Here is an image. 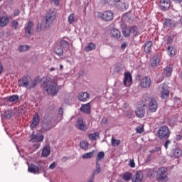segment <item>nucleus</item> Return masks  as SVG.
Instances as JSON below:
<instances>
[{"label": "nucleus", "instance_id": "51", "mask_svg": "<svg viewBox=\"0 0 182 182\" xmlns=\"http://www.w3.org/2000/svg\"><path fill=\"white\" fill-rule=\"evenodd\" d=\"M18 50H19V52H25V51L28 50V46H21L18 48Z\"/></svg>", "mask_w": 182, "mask_h": 182}, {"label": "nucleus", "instance_id": "26", "mask_svg": "<svg viewBox=\"0 0 182 182\" xmlns=\"http://www.w3.org/2000/svg\"><path fill=\"white\" fill-rule=\"evenodd\" d=\"M28 171L29 173L36 174V173H39V166H36V165L31 164V166H28Z\"/></svg>", "mask_w": 182, "mask_h": 182}, {"label": "nucleus", "instance_id": "23", "mask_svg": "<svg viewBox=\"0 0 182 182\" xmlns=\"http://www.w3.org/2000/svg\"><path fill=\"white\" fill-rule=\"evenodd\" d=\"M171 73H173V68L170 66H166L164 69L163 75L166 77H170L171 76Z\"/></svg>", "mask_w": 182, "mask_h": 182}, {"label": "nucleus", "instance_id": "13", "mask_svg": "<svg viewBox=\"0 0 182 182\" xmlns=\"http://www.w3.org/2000/svg\"><path fill=\"white\" fill-rule=\"evenodd\" d=\"M133 82V78L132 77V74L130 73H125L124 77V86H132V83Z\"/></svg>", "mask_w": 182, "mask_h": 182}, {"label": "nucleus", "instance_id": "14", "mask_svg": "<svg viewBox=\"0 0 182 182\" xmlns=\"http://www.w3.org/2000/svg\"><path fill=\"white\" fill-rule=\"evenodd\" d=\"M170 0H160L159 6L162 11H168L170 9Z\"/></svg>", "mask_w": 182, "mask_h": 182}, {"label": "nucleus", "instance_id": "19", "mask_svg": "<svg viewBox=\"0 0 182 182\" xmlns=\"http://www.w3.org/2000/svg\"><path fill=\"white\" fill-rule=\"evenodd\" d=\"M112 38H114V39H116L117 41H119L120 39V36H122V33L117 28H114L111 31L110 33Z\"/></svg>", "mask_w": 182, "mask_h": 182}, {"label": "nucleus", "instance_id": "55", "mask_svg": "<svg viewBox=\"0 0 182 182\" xmlns=\"http://www.w3.org/2000/svg\"><path fill=\"white\" fill-rule=\"evenodd\" d=\"M56 167V163L53 162L49 166L50 170H53Z\"/></svg>", "mask_w": 182, "mask_h": 182}, {"label": "nucleus", "instance_id": "60", "mask_svg": "<svg viewBox=\"0 0 182 182\" xmlns=\"http://www.w3.org/2000/svg\"><path fill=\"white\" fill-rule=\"evenodd\" d=\"M126 48H127V44L126 43H123L122 45H121V48L124 50V49H126Z\"/></svg>", "mask_w": 182, "mask_h": 182}, {"label": "nucleus", "instance_id": "59", "mask_svg": "<svg viewBox=\"0 0 182 182\" xmlns=\"http://www.w3.org/2000/svg\"><path fill=\"white\" fill-rule=\"evenodd\" d=\"M19 14H21V11L18 9L15 10L14 13V16H18L19 15Z\"/></svg>", "mask_w": 182, "mask_h": 182}, {"label": "nucleus", "instance_id": "31", "mask_svg": "<svg viewBox=\"0 0 182 182\" xmlns=\"http://www.w3.org/2000/svg\"><path fill=\"white\" fill-rule=\"evenodd\" d=\"M136 115L137 116V117H144V114L146 113V112H144V109L143 108H138L136 112Z\"/></svg>", "mask_w": 182, "mask_h": 182}, {"label": "nucleus", "instance_id": "32", "mask_svg": "<svg viewBox=\"0 0 182 182\" xmlns=\"http://www.w3.org/2000/svg\"><path fill=\"white\" fill-rule=\"evenodd\" d=\"M96 49V45L93 43H90L87 46L85 47V52H90V50H95Z\"/></svg>", "mask_w": 182, "mask_h": 182}, {"label": "nucleus", "instance_id": "58", "mask_svg": "<svg viewBox=\"0 0 182 182\" xmlns=\"http://www.w3.org/2000/svg\"><path fill=\"white\" fill-rule=\"evenodd\" d=\"M102 124H107V118H103L101 122Z\"/></svg>", "mask_w": 182, "mask_h": 182}, {"label": "nucleus", "instance_id": "47", "mask_svg": "<svg viewBox=\"0 0 182 182\" xmlns=\"http://www.w3.org/2000/svg\"><path fill=\"white\" fill-rule=\"evenodd\" d=\"M11 28H14L15 31L18 30L19 28V22H18V20L11 21Z\"/></svg>", "mask_w": 182, "mask_h": 182}, {"label": "nucleus", "instance_id": "49", "mask_svg": "<svg viewBox=\"0 0 182 182\" xmlns=\"http://www.w3.org/2000/svg\"><path fill=\"white\" fill-rule=\"evenodd\" d=\"M98 136H99V133L95 132V133L89 134L88 137L91 139V140H96Z\"/></svg>", "mask_w": 182, "mask_h": 182}, {"label": "nucleus", "instance_id": "41", "mask_svg": "<svg viewBox=\"0 0 182 182\" xmlns=\"http://www.w3.org/2000/svg\"><path fill=\"white\" fill-rule=\"evenodd\" d=\"M132 177H133V175H132L131 173L127 172L123 175V180L125 181H130Z\"/></svg>", "mask_w": 182, "mask_h": 182}, {"label": "nucleus", "instance_id": "39", "mask_svg": "<svg viewBox=\"0 0 182 182\" xmlns=\"http://www.w3.org/2000/svg\"><path fill=\"white\" fill-rule=\"evenodd\" d=\"M117 6L120 11H126V4L120 1L117 4Z\"/></svg>", "mask_w": 182, "mask_h": 182}, {"label": "nucleus", "instance_id": "52", "mask_svg": "<svg viewBox=\"0 0 182 182\" xmlns=\"http://www.w3.org/2000/svg\"><path fill=\"white\" fill-rule=\"evenodd\" d=\"M41 31H42V24L41 23H38L36 27V32H41Z\"/></svg>", "mask_w": 182, "mask_h": 182}, {"label": "nucleus", "instance_id": "2", "mask_svg": "<svg viewBox=\"0 0 182 182\" xmlns=\"http://www.w3.org/2000/svg\"><path fill=\"white\" fill-rule=\"evenodd\" d=\"M38 83H39L38 77H36L33 81L30 82L28 76H24L18 81V87H26V89H33L36 87Z\"/></svg>", "mask_w": 182, "mask_h": 182}, {"label": "nucleus", "instance_id": "21", "mask_svg": "<svg viewBox=\"0 0 182 182\" xmlns=\"http://www.w3.org/2000/svg\"><path fill=\"white\" fill-rule=\"evenodd\" d=\"M50 154V146L48 144H46L41 153L42 157H48Z\"/></svg>", "mask_w": 182, "mask_h": 182}, {"label": "nucleus", "instance_id": "30", "mask_svg": "<svg viewBox=\"0 0 182 182\" xmlns=\"http://www.w3.org/2000/svg\"><path fill=\"white\" fill-rule=\"evenodd\" d=\"M77 22V18L75 16V14L72 13L68 16V23L70 25H73V23Z\"/></svg>", "mask_w": 182, "mask_h": 182}, {"label": "nucleus", "instance_id": "3", "mask_svg": "<svg viewBox=\"0 0 182 182\" xmlns=\"http://www.w3.org/2000/svg\"><path fill=\"white\" fill-rule=\"evenodd\" d=\"M56 11L55 9H50L46 14L45 16V22L46 25L44 26L45 29H49L50 28V26L53 22H55V20L56 19Z\"/></svg>", "mask_w": 182, "mask_h": 182}, {"label": "nucleus", "instance_id": "44", "mask_svg": "<svg viewBox=\"0 0 182 182\" xmlns=\"http://www.w3.org/2000/svg\"><path fill=\"white\" fill-rule=\"evenodd\" d=\"M80 149H82V150H87V149H89V145L86 141H82L80 144Z\"/></svg>", "mask_w": 182, "mask_h": 182}, {"label": "nucleus", "instance_id": "15", "mask_svg": "<svg viewBox=\"0 0 182 182\" xmlns=\"http://www.w3.org/2000/svg\"><path fill=\"white\" fill-rule=\"evenodd\" d=\"M151 65L153 68H156V66H159L160 65V57L159 53L155 54L150 60Z\"/></svg>", "mask_w": 182, "mask_h": 182}, {"label": "nucleus", "instance_id": "40", "mask_svg": "<svg viewBox=\"0 0 182 182\" xmlns=\"http://www.w3.org/2000/svg\"><path fill=\"white\" fill-rule=\"evenodd\" d=\"M103 159H105V152L103 151L99 152L98 154L97 155L96 163H99V161H100L101 160H103Z\"/></svg>", "mask_w": 182, "mask_h": 182}, {"label": "nucleus", "instance_id": "24", "mask_svg": "<svg viewBox=\"0 0 182 182\" xmlns=\"http://www.w3.org/2000/svg\"><path fill=\"white\" fill-rule=\"evenodd\" d=\"M80 110L81 112H83L84 113H90V102H88L85 105H82L80 108Z\"/></svg>", "mask_w": 182, "mask_h": 182}, {"label": "nucleus", "instance_id": "11", "mask_svg": "<svg viewBox=\"0 0 182 182\" xmlns=\"http://www.w3.org/2000/svg\"><path fill=\"white\" fill-rule=\"evenodd\" d=\"M178 22L174 19L166 18L164 22V28H176Z\"/></svg>", "mask_w": 182, "mask_h": 182}, {"label": "nucleus", "instance_id": "28", "mask_svg": "<svg viewBox=\"0 0 182 182\" xmlns=\"http://www.w3.org/2000/svg\"><path fill=\"white\" fill-rule=\"evenodd\" d=\"M32 28H33V22L28 21L27 25H26V35L31 36V31L32 30Z\"/></svg>", "mask_w": 182, "mask_h": 182}, {"label": "nucleus", "instance_id": "25", "mask_svg": "<svg viewBox=\"0 0 182 182\" xmlns=\"http://www.w3.org/2000/svg\"><path fill=\"white\" fill-rule=\"evenodd\" d=\"M89 99V93L84 92H80L78 95V100L80 102H86Z\"/></svg>", "mask_w": 182, "mask_h": 182}, {"label": "nucleus", "instance_id": "9", "mask_svg": "<svg viewBox=\"0 0 182 182\" xmlns=\"http://www.w3.org/2000/svg\"><path fill=\"white\" fill-rule=\"evenodd\" d=\"M140 86L144 89H147L151 86V79L149 77L145 76L140 79Z\"/></svg>", "mask_w": 182, "mask_h": 182}, {"label": "nucleus", "instance_id": "38", "mask_svg": "<svg viewBox=\"0 0 182 182\" xmlns=\"http://www.w3.org/2000/svg\"><path fill=\"white\" fill-rule=\"evenodd\" d=\"M166 50L168 53H169V55L171 56V58L174 57V55H176V51L174 50V48L172 46H168L166 48Z\"/></svg>", "mask_w": 182, "mask_h": 182}, {"label": "nucleus", "instance_id": "10", "mask_svg": "<svg viewBox=\"0 0 182 182\" xmlns=\"http://www.w3.org/2000/svg\"><path fill=\"white\" fill-rule=\"evenodd\" d=\"M43 139H45V136L42 134H32L31 135L30 141L31 143H41L43 141Z\"/></svg>", "mask_w": 182, "mask_h": 182}, {"label": "nucleus", "instance_id": "20", "mask_svg": "<svg viewBox=\"0 0 182 182\" xmlns=\"http://www.w3.org/2000/svg\"><path fill=\"white\" fill-rule=\"evenodd\" d=\"M133 182H141L143 181V172L141 171H137L135 173L134 177L132 178Z\"/></svg>", "mask_w": 182, "mask_h": 182}, {"label": "nucleus", "instance_id": "37", "mask_svg": "<svg viewBox=\"0 0 182 182\" xmlns=\"http://www.w3.org/2000/svg\"><path fill=\"white\" fill-rule=\"evenodd\" d=\"M60 46L63 49H68V48L70 46V44H69V42L62 40L60 42Z\"/></svg>", "mask_w": 182, "mask_h": 182}, {"label": "nucleus", "instance_id": "1", "mask_svg": "<svg viewBox=\"0 0 182 182\" xmlns=\"http://www.w3.org/2000/svg\"><path fill=\"white\" fill-rule=\"evenodd\" d=\"M42 86L43 92H46L47 95L50 96H56L60 87H58V78H54L51 81H44Z\"/></svg>", "mask_w": 182, "mask_h": 182}, {"label": "nucleus", "instance_id": "48", "mask_svg": "<svg viewBox=\"0 0 182 182\" xmlns=\"http://www.w3.org/2000/svg\"><path fill=\"white\" fill-rule=\"evenodd\" d=\"M151 154H154V153H157L158 154H160L161 153V146H156L155 149H152L149 151Z\"/></svg>", "mask_w": 182, "mask_h": 182}, {"label": "nucleus", "instance_id": "17", "mask_svg": "<svg viewBox=\"0 0 182 182\" xmlns=\"http://www.w3.org/2000/svg\"><path fill=\"white\" fill-rule=\"evenodd\" d=\"M38 124H39V114L36 112L33 117L32 123L31 124L30 127L31 129H35Z\"/></svg>", "mask_w": 182, "mask_h": 182}, {"label": "nucleus", "instance_id": "6", "mask_svg": "<svg viewBox=\"0 0 182 182\" xmlns=\"http://www.w3.org/2000/svg\"><path fill=\"white\" fill-rule=\"evenodd\" d=\"M98 18L102 19V21H105V22H109L110 21H113V18H114V15L112 11H105L104 12L98 13Z\"/></svg>", "mask_w": 182, "mask_h": 182}, {"label": "nucleus", "instance_id": "64", "mask_svg": "<svg viewBox=\"0 0 182 182\" xmlns=\"http://www.w3.org/2000/svg\"><path fill=\"white\" fill-rule=\"evenodd\" d=\"M55 5H59V1L60 0H52Z\"/></svg>", "mask_w": 182, "mask_h": 182}, {"label": "nucleus", "instance_id": "50", "mask_svg": "<svg viewBox=\"0 0 182 182\" xmlns=\"http://www.w3.org/2000/svg\"><path fill=\"white\" fill-rule=\"evenodd\" d=\"M112 146H119L120 144V140H116L114 137L112 138Z\"/></svg>", "mask_w": 182, "mask_h": 182}, {"label": "nucleus", "instance_id": "57", "mask_svg": "<svg viewBox=\"0 0 182 182\" xmlns=\"http://www.w3.org/2000/svg\"><path fill=\"white\" fill-rule=\"evenodd\" d=\"M129 166H130V167H135L136 166V164H134V160H130Z\"/></svg>", "mask_w": 182, "mask_h": 182}, {"label": "nucleus", "instance_id": "18", "mask_svg": "<svg viewBox=\"0 0 182 182\" xmlns=\"http://www.w3.org/2000/svg\"><path fill=\"white\" fill-rule=\"evenodd\" d=\"M153 46V41H148L144 46V51L145 53H150L151 52V47Z\"/></svg>", "mask_w": 182, "mask_h": 182}, {"label": "nucleus", "instance_id": "33", "mask_svg": "<svg viewBox=\"0 0 182 182\" xmlns=\"http://www.w3.org/2000/svg\"><path fill=\"white\" fill-rule=\"evenodd\" d=\"M9 23V18L7 17H1L0 18V26H6Z\"/></svg>", "mask_w": 182, "mask_h": 182}, {"label": "nucleus", "instance_id": "36", "mask_svg": "<svg viewBox=\"0 0 182 182\" xmlns=\"http://www.w3.org/2000/svg\"><path fill=\"white\" fill-rule=\"evenodd\" d=\"M19 100V96L16 95H11L9 97L8 101L11 103H16Z\"/></svg>", "mask_w": 182, "mask_h": 182}, {"label": "nucleus", "instance_id": "45", "mask_svg": "<svg viewBox=\"0 0 182 182\" xmlns=\"http://www.w3.org/2000/svg\"><path fill=\"white\" fill-rule=\"evenodd\" d=\"M146 173L148 177H154V168L146 169Z\"/></svg>", "mask_w": 182, "mask_h": 182}, {"label": "nucleus", "instance_id": "34", "mask_svg": "<svg viewBox=\"0 0 182 182\" xmlns=\"http://www.w3.org/2000/svg\"><path fill=\"white\" fill-rule=\"evenodd\" d=\"M102 171V168H100V164L99 162H96V169L92 173V178H95V176L96 174H99Z\"/></svg>", "mask_w": 182, "mask_h": 182}, {"label": "nucleus", "instance_id": "8", "mask_svg": "<svg viewBox=\"0 0 182 182\" xmlns=\"http://www.w3.org/2000/svg\"><path fill=\"white\" fill-rule=\"evenodd\" d=\"M145 100H149V110L151 113H154V112L157 111V107L159 105L157 104V101L154 98L149 97L148 96L145 97Z\"/></svg>", "mask_w": 182, "mask_h": 182}, {"label": "nucleus", "instance_id": "61", "mask_svg": "<svg viewBox=\"0 0 182 182\" xmlns=\"http://www.w3.org/2000/svg\"><path fill=\"white\" fill-rule=\"evenodd\" d=\"M58 113H59V114L61 115L60 116V120H62V114H63V109L59 108Z\"/></svg>", "mask_w": 182, "mask_h": 182}, {"label": "nucleus", "instance_id": "46", "mask_svg": "<svg viewBox=\"0 0 182 182\" xmlns=\"http://www.w3.org/2000/svg\"><path fill=\"white\" fill-rule=\"evenodd\" d=\"M95 156V151L85 154L82 156V159H92Z\"/></svg>", "mask_w": 182, "mask_h": 182}, {"label": "nucleus", "instance_id": "35", "mask_svg": "<svg viewBox=\"0 0 182 182\" xmlns=\"http://www.w3.org/2000/svg\"><path fill=\"white\" fill-rule=\"evenodd\" d=\"M122 35L125 37V38H130V30L128 28L126 27H122Z\"/></svg>", "mask_w": 182, "mask_h": 182}, {"label": "nucleus", "instance_id": "43", "mask_svg": "<svg viewBox=\"0 0 182 182\" xmlns=\"http://www.w3.org/2000/svg\"><path fill=\"white\" fill-rule=\"evenodd\" d=\"M26 105H21L20 107H18V113L20 114H25V113H26Z\"/></svg>", "mask_w": 182, "mask_h": 182}, {"label": "nucleus", "instance_id": "27", "mask_svg": "<svg viewBox=\"0 0 182 182\" xmlns=\"http://www.w3.org/2000/svg\"><path fill=\"white\" fill-rule=\"evenodd\" d=\"M54 51L58 56H63V48L60 44L55 46Z\"/></svg>", "mask_w": 182, "mask_h": 182}, {"label": "nucleus", "instance_id": "29", "mask_svg": "<svg viewBox=\"0 0 182 182\" xmlns=\"http://www.w3.org/2000/svg\"><path fill=\"white\" fill-rule=\"evenodd\" d=\"M129 33L133 35V36H137L139 33V28L137 26H134L132 27H129Z\"/></svg>", "mask_w": 182, "mask_h": 182}, {"label": "nucleus", "instance_id": "4", "mask_svg": "<svg viewBox=\"0 0 182 182\" xmlns=\"http://www.w3.org/2000/svg\"><path fill=\"white\" fill-rule=\"evenodd\" d=\"M168 173V168L161 167L158 169L156 178L158 182H166L168 181V176H167Z\"/></svg>", "mask_w": 182, "mask_h": 182}, {"label": "nucleus", "instance_id": "7", "mask_svg": "<svg viewBox=\"0 0 182 182\" xmlns=\"http://www.w3.org/2000/svg\"><path fill=\"white\" fill-rule=\"evenodd\" d=\"M159 90L161 99H167L170 96V90H168V85L167 84L164 83L159 85Z\"/></svg>", "mask_w": 182, "mask_h": 182}, {"label": "nucleus", "instance_id": "54", "mask_svg": "<svg viewBox=\"0 0 182 182\" xmlns=\"http://www.w3.org/2000/svg\"><path fill=\"white\" fill-rule=\"evenodd\" d=\"M143 127H138L136 128V133H143Z\"/></svg>", "mask_w": 182, "mask_h": 182}, {"label": "nucleus", "instance_id": "5", "mask_svg": "<svg viewBox=\"0 0 182 182\" xmlns=\"http://www.w3.org/2000/svg\"><path fill=\"white\" fill-rule=\"evenodd\" d=\"M171 132H170V129L167 125H164L159 127L157 131L158 138L159 140H167L168 137H170V134Z\"/></svg>", "mask_w": 182, "mask_h": 182}, {"label": "nucleus", "instance_id": "62", "mask_svg": "<svg viewBox=\"0 0 182 182\" xmlns=\"http://www.w3.org/2000/svg\"><path fill=\"white\" fill-rule=\"evenodd\" d=\"M4 72V65H2V63L0 62V75Z\"/></svg>", "mask_w": 182, "mask_h": 182}, {"label": "nucleus", "instance_id": "63", "mask_svg": "<svg viewBox=\"0 0 182 182\" xmlns=\"http://www.w3.org/2000/svg\"><path fill=\"white\" fill-rule=\"evenodd\" d=\"M171 42H173V39L171 37H168L167 43H171Z\"/></svg>", "mask_w": 182, "mask_h": 182}, {"label": "nucleus", "instance_id": "56", "mask_svg": "<svg viewBox=\"0 0 182 182\" xmlns=\"http://www.w3.org/2000/svg\"><path fill=\"white\" fill-rule=\"evenodd\" d=\"M170 143H171V141L170 140H166L164 144V147L165 149H168V144H170Z\"/></svg>", "mask_w": 182, "mask_h": 182}, {"label": "nucleus", "instance_id": "53", "mask_svg": "<svg viewBox=\"0 0 182 182\" xmlns=\"http://www.w3.org/2000/svg\"><path fill=\"white\" fill-rule=\"evenodd\" d=\"M114 70L116 73H120V71L122 70V67H120L119 65H117L114 68Z\"/></svg>", "mask_w": 182, "mask_h": 182}, {"label": "nucleus", "instance_id": "42", "mask_svg": "<svg viewBox=\"0 0 182 182\" xmlns=\"http://www.w3.org/2000/svg\"><path fill=\"white\" fill-rule=\"evenodd\" d=\"M12 116H14V112H12V110L9 109V110L4 112V117L6 119H11L12 117Z\"/></svg>", "mask_w": 182, "mask_h": 182}, {"label": "nucleus", "instance_id": "16", "mask_svg": "<svg viewBox=\"0 0 182 182\" xmlns=\"http://www.w3.org/2000/svg\"><path fill=\"white\" fill-rule=\"evenodd\" d=\"M76 127L78 130H81L82 132H86V130H87V127L83 123V119L82 118L77 119Z\"/></svg>", "mask_w": 182, "mask_h": 182}, {"label": "nucleus", "instance_id": "12", "mask_svg": "<svg viewBox=\"0 0 182 182\" xmlns=\"http://www.w3.org/2000/svg\"><path fill=\"white\" fill-rule=\"evenodd\" d=\"M52 129V121L48 119L45 121L41 124V133H45V132H49Z\"/></svg>", "mask_w": 182, "mask_h": 182}, {"label": "nucleus", "instance_id": "22", "mask_svg": "<svg viewBox=\"0 0 182 182\" xmlns=\"http://www.w3.org/2000/svg\"><path fill=\"white\" fill-rule=\"evenodd\" d=\"M181 155H182V151L180 149H173L171 153V156L176 159L178 157H181Z\"/></svg>", "mask_w": 182, "mask_h": 182}]
</instances>
